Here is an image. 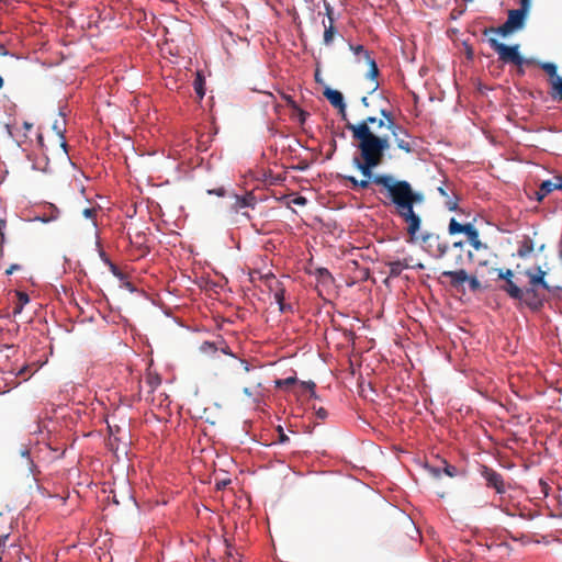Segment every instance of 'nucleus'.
Returning <instances> with one entry per match:
<instances>
[{"instance_id": "nucleus-26", "label": "nucleus", "mask_w": 562, "mask_h": 562, "mask_svg": "<svg viewBox=\"0 0 562 562\" xmlns=\"http://www.w3.org/2000/svg\"><path fill=\"white\" fill-rule=\"evenodd\" d=\"M323 25H324L323 42L325 45L328 46L334 41L335 34H336V29L334 26V23H329L328 25H326L325 22H323Z\"/></svg>"}, {"instance_id": "nucleus-52", "label": "nucleus", "mask_w": 562, "mask_h": 562, "mask_svg": "<svg viewBox=\"0 0 562 562\" xmlns=\"http://www.w3.org/2000/svg\"><path fill=\"white\" fill-rule=\"evenodd\" d=\"M221 350H222V352H224L225 355H229V356H232V357H234V358H235V355L231 351V349H229L227 346L222 347V348H221Z\"/></svg>"}, {"instance_id": "nucleus-11", "label": "nucleus", "mask_w": 562, "mask_h": 562, "mask_svg": "<svg viewBox=\"0 0 562 562\" xmlns=\"http://www.w3.org/2000/svg\"><path fill=\"white\" fill-rule=\"evenodd\" d=\"M324 97L329 101V103L338 110L341 119L347 121V112H346V103L344 101V95L340 91L326 87L324 92Z\"/></svg>"}, {"instance_id": "nucleus-30", "label": "nucleus", "mask_w": 562, "mask_h": 562, "mask_svg": "<svg viewBox=\"0 0 562 562\" xmlns=\"http://www.w3.org/2000/svg\"><path fill=\"white\" fill-rule=\"evenodd\" d=\"M295 383H296V378L295 376H289L286 379L277 380L276 381V386L280 387V389H283V387H288L290 385H293Z\"/></svg>"}, {"instance_id": "nucleus-22", "label": "nucleus", "mask_w": 562, "mask_h": 562, "mask_svg": "<svg viewBox=\"0 0 562 562\" xmlns=\"http://www.w3.org/2000/svg\"><path fill=\"white\" fill-rule=\"evenodd\" d=\"M204 86H205V78L203 77V75L200 71H198L195 75V79L193 81V88L200 99H203V97L205 94Z\"/></svg>"}, {"instance_id": "nucleus-39", "label": "nucleus", "mask_w": 562, "mask_h": 562, "mask_svg": "<svg viewBox=\"0 0 562 562\" xmlns=\"http://www.w3.org/2000/svg\"><path fill=\"white\" fill-rule=\"evenodd\" d=\"M342 179L350 183V188L352 190L358 189V179H356L353 176H342Z\"/></svg>"}, {"instance_id": "nucleus-14", "label": "nucleus", "mask_w": 562, "mask_h": 562, "mask_svg": "<svg viewBox=\"0 0 562 562\" xmlns=\"http://www.w3.org/2000/svg\"><path fill=\"white\" fill-rule=\"evenodd\" d=\"M234 203L232 204V210L236 213L241 209L251 207L254 209L256 205V196L252 193H246L245 195H234Z\"/></svg>"}, {"instance_id": "nucleus-31", "label": "nucleus", "mask_w": 562, "mask_h": 562, "mask_svg": "<svg viewBox=\"0 0 562 562\" xmlns=\"http://www.w3.org/2000/svg\"><path fill=\"white\" fill-rule=\"evenodd\" d=\"M446 207L449 210V211H456L458 209V198L456 195H448L446 198Z\"/></svg>"}, {"instance_id": "nucleus-18", "label": "nucleus", "mask_w": 562, "mask_h": 562, "mask_svg": "<svg viewBox=\"0 0 562 562\" xmlns=\"http://www.w3.org/2000/svg\"><path fill=\"white\" fill-rule=\"evenodd\" d=\"M502 290L505 291L512 299L522 300L524 297V290L513 281L505 282V284L502 286Z\"/></svg>"}, {"instance_id": "nucleus-21", "label": "nucleus", "mask_w": 562, "mask_h": 562, "mask_svg": "<svg viewBox=\"0 0 562 562\" xmlns=\"http://www.w3.org/2000/svg\"><path fill=\"white\" fill-rule=\"evenodd\" d=\"M465 235L468 236V239L474 249L479 250L483 247V244L480 240L479 231L473 225L470 227V231H468Z\"/></svg>"}, {"instance_id": "nucleus-19", "label": "nucleus", "mask_w": 562, "mask_h": 562, "mask_svg": "<svg viewBox=\"0 0 562 562\" xmlns=\"http://www.w3.org/2000/svg\"><path fill=\"white\" fill-rule=\"evenodd\" d=\"M472 226L471 223L468 224H461L456 218H451L448 226V232L450 235L456 234H467L468 231H470V227Z\"/></svg>"}, {"instance_id": "nucleus-53", "label": "nucleus", "mask_w": 562, "mask_h": 562, "mask_svg": "<svg viewBox=\"0 0 562 562\" xmlns=\"http://www.w3.org/2000/svg\"><path fill=\"white\" fill-rule=\"evenodd\" d=\"M241 364H243V368H244V371L245 372H249L250 371V366L247 361L245 360H240Z\"/></svg>"}, {"instance_id": "nucleus-54", "label": "nucleus", "mask_w": 562, "mask_h": 562, "mask_svg": "<svg viewBox=\"0 0 562 562\" xmlns=\"http://www.w3.org/2000/svg\"><path fill=\"white\" fill-rule=\"evenodd\" d=\"M438 192L440 193V195H442L445 198H447L449 195L447 190L443 187H439Z\"/></svg>"}, {"instance_id": "nucleus-20", "label": "nucleus", "mask_w": 562, "mask_h": 562, "mask_svg": "<svg viewBox=\"0 0 562 562\" xmlns=\"http://www.w3.org/2000/svg\"><path fill=\"white\" fill-rule=\"evenodd\" d=\"M387 267L390 269V276L392 277H398L404 269L409 268V265L406 262V260H395L390 261L387 263Z\"/></svg>"}, {"instance_id": "nucleus-38", "label": "nucleus", "mask_w": 562, "mask_h": 562, "mask_svg": "<svg viewBox=\"0 0 562 562\" xmlns=\"http://www.w3.org/2000/svg\"><path fill=\"white\" fill-rule=\"evenodd\" d=\"M363 177L366 179L358 180V189H362V190L368 189L370 187V184L373 183L372 179H370V178H368L366 176H363Z\"/></svg>"}, {"instance_id": "nucleus-13", "label": "nucleus", "mask_w": 562, "mask_h": 562, "mask_svg": "<svg viewBox=\"0 0 562 562\" xmlns=\"http://www.w3.org/2000/svg\"><path fill=\"white\" fill-rule=\"evenodd\" d=\"M441 277L449 278L450 285L454 289L461 286L469 279V274L463 268L445 270L441 272Z\"/></svg>"}, {"instance_id": "nucleus-6", "label": "nucleus", "mask_w": 562, "mask_h": 562, "mask_svg": "<svg viewBox=\"0 0 562 562\" xmlns=\"http://www.w3.org/2000/svg\"><path fill=\"white\" fill-rule=\"evenodd\" d=\"M426 251L435 259H442L448 251V244L440 240V236L427 233L422 236Z\"/></svg>"}, {"instance_id": "nucleus-8", "label": "nucleus", "mask_w": 562, "mask_h": 562, "mask_svg": "<svg viewBox=\"0 0 562 562\" xmlns=\"http://www.w3.org/2000/svg\"><path fill=\"white\" fill-rule=\"evenodd\" d=\"M480 473L485 480L487 487L494 488L497 494H504L506 492V484L501 473L487 465H482Z\"/></svg>"}, {"instance_id": "nucleus-50", "label": "nucleus", "mask_w": 562, "mask_h": 562, "mask_svg": "<svg viewBox=\"0 0 562 562\" xmlns=\"http://www.w3.org/2000/svg\"><path fill=\"white\" fill-rule=\"evenodd\" d=\"M110 269L114 276H116V277L122 276L121 271L119 270V268L115 265L110 263Z\"/></svg>"}, {"instance_id": "nucleus-32", "label": "nucleus", "mask_w": 562, "mask_h": 562, "mask_svg": "<svg viewBox=\"0 0 562 562\" xmlns=\"http://www.w3.org/2000/svg\"><path fill=\"white\" fill-rule=\"evenodd\" d=\"M97 213H98V209H97V207H86V209L82 211V215H83L86 218L92 220V221H93V225H95V216H97Z\"/></svg>"}, {"instance_id": "nucleus-36", "label": "nucleus", "mask_w": 562, "mask_h": 562, "mask_svg": "<svg viewBox=\"0 0 562 562\" xmlns=\"http://www.w3.org/2000/svg\"><path fill=\"white\" fill-rule=\"evenodd\" d=\"M514 273L510 269H507L506 271L498 270V278L504 279L506 282L513 281Z\"/></svg>"}, {"instance_id": "nucleus-10", "label": "nucleus", "mask_w": 562, "mask_h": 562, "mask_svg": "<svg viewBox=\"0 0 562 562\" xmlns=\"http://www.w3.org/2000/svg\"><path fill=\"white\" fill-rule=\"evenodd\" d=\"M5 128H7V132H8L9 136H11L15 140L16 145L20 148H22L23 150H27V148L32 144V139L29 136V132L33 128V124L29 123V122H24L23 123V128H24L23 132L16 131L14 133L12 131L11 126L8 125V124L5 125Z\"/></svg>"}, {"instance_id": "nucleus-63", "label": "nucleus", "mask_w": 562, "mask_h": 562, "mask_svg": "<svg viewBox=\"0 0 562 562\" xmlns=\"http://www.w3.org/2000/svg\"><path fill=\"white\" fill-rule=\"evenodd\" d=\"M243 215H245L247 218H250V215L247 212H244Z\"/></svg>"}, {"instance_id": "nucleus-57", "label": "nucleus", "mask_w": 562, "mask_h": 562, "mask_svg": "<svg viewBox=\"0 0 562 562\" xmlns=\"http://www.w3.org/2000/svg\"><path fill=\"white\" fill-rule=\"evenodd\" d=\"M8 539V535L0 537V549L4 547L5 540Z\"/></svg>"}, {"instance_id": "nucleus-7", "label": "nucleus", "mask_w": 562, "mask_h": 562, "mask_svg": "<svg viewBox=\"0 0 562 562\" xmlns=\"http://www.w3.org/2000/svg\"><path fill=\"white\" fill-rule=\"evenodd\" d=\"M349 48L356 54V55H362L363 59L369 66L368 77L373 80L371 90L369 93H373L379 88V82L375 80L379 76V68L375 63V60L371 57L369 50H367L362 45H349Z\"/></svg>"}, {"instance_id": "nucleus-58", "label": "nucleus", "mask_w": 562, "mask_h": 562, "mask_svg": "<svg viewBox=\"0 0 562 562\" xmlns=\"http://www.w3.org/2000/svg\"><path fill=\"white\" fill-rule=\"evenodd\" d=\"M361 103L363 104V106L369 108V100H368V97H362V98H361Z\"/></svg>"}, {"instance_id": "nucleus-25", "label": "nucleus", "mask_w": 562, "mask_h": 562, "mask_svg": "<svg viewBox=\"0 0 562 562\" xmlns=\"http://www.w3.org/2000/svg\"><path fill=\"white\" fill-rule=\"evenodd\" d=\"M18 303L13 308V315L21 314L24 305L30 302V297L25 292L16 291Z\"/></svg>"}, {"instance_id": "nucleus-59", "label": "nucleus", "mask_w": 562, "mask_h": 562, "mask_svg": "<svg viewBox=\"0 0 562 562\" xmlns=\"http://www.w3.org/2000/svg\"><path fill=\"white\" fill-rule=\"evenodd\" d=\"M414 268H416V269H424V265L423 263H417Z\"/></svg>"}, {"instance_id": "nucleus-9", "label": "nucleus", "mask_w": 562, "mask_h": 562, "mask_svg": "<svg viewBox=\"0 0 562 562\" xmlns=\"http://www.w3.org/2000/svg\"><path fill=\"white\" fill-rule=\"evenodd\" d=\"M520 8L508 11L507 22L517 31L520 30L530 10V0H519Z\"/></svg>"}, {"instance_id": "nucleus-33", "label": "nucleus", "mask_w": 562, "mask_h": 562, "mask_svg": "<svg viewBox=\"0 0 562 562\" xmlns=\"http://www.w3.org/2000/svg\"><path fill=\"white\" fill-rule=\"evenodd\" d=\"M552 88L559 94L561 101H562V77H557L555 79H552Z\"/></svg>"}, {"instance_id": "nucleus-1", "label": "nucleus", "mask_w": 562, "mask_h": 562, "mask_svg": "<svg viewBox=\"0 0 562 562\" xmlns=\"http://www.w3.org/2000/svg\"><path fill=\"white\" fill-rule=\"evenodd\" d=\"M380 115V119L368 116L358 124L348 121L346 123V128L352 133V138L358 140L359 156L353 157L352 164L366 177H371L373 169L383 162L384 154L391 146L389 137L379 136L370 125L376 124L378 128L386 127L394 137L397 132L406 134V131L395 123L392 112L381 109Z\"/></svg>"}, {"instance_id": "nucleus-46", "label": "nucleus", "mask_w": 562, "mask_h": 562, "mask_svg": "<svg viewBox=\"0 0 562 562\" xmlns=\"http://www.w3.org/2000/svg\"><path fill=\"white\" fill-rule=\"evenodd\" d=\"M5 220L0 218V244L4 243Z\"/></svg>"}, {"instance_id": "nucleus-34", "label": "nucleus", "mask_w": 562, "mask_h": 562, "mask_svg": "<svg viewBox=\"0 0 562 562\" xmlns=\"http://www.w3.org/2000/svg\"><path fill=\"white\" fill-rule=\"evenodd\" d=\"M200 349L204 353H211V352H215L218 348L216 347V345L214 342L204 341L201 345Z\"/></svg>"}, {"instance_id": "nucleus-28", "label": "nucleus", "mask_w": 562, "mask_h": 562, "mask_svg": "<svg viewBox=\"0 0 562 562\" xmlns=\"http://www.w3.org/2000/svg\"><path fill=\"white\" fill-rule=\"evenodd\" d=\"M540 67H541V69H543L553 79L559 77L557 75V66L554 64H552V63H542V64H540Z\"/></svg>"}, {"instance_id": "nucleus-12", "label": "nucleus", "mask_w": 562, "mask_h": 562, "mask_svg": "<svg viewBox=\"0 0 562 562\" xmlns=\"http://www.w3.org/2000/svg\"><path fill=\"white\" fill-rule=\"evenodd\" d=\"M538 286H532L524 290L522 302L533 311H538L542 307L544 296L538 291Z\"/></svg>"}, {"instance_id": "nucleus-45", "label": "nucleus", "mask_w": 562, "mask_h": 562, "mask_svg": "<svg viewBox=\"0 0 562 562\" xmlns=\"http://www.w3.org/2000/svg\"><path fill=\"white\" fill-rule=\"evenodd\" d=\"M296 112H297V115H299V120L301 123H304L308 113L305 112L304 110H302L300 106H297L296 109H294Z\"/></svg>"}, {"instance_id": "nucleus-29", "label": "nucleus", "mask_w": 562, "mask_h": 562, "mask_svg": "<svg viewBox=\"0 0 562 562\" xmlns=\"http://www.w3.org/2000/svg\"><path fill=\"white\" fill-rule=\"evenodd\" d=\"M396 136H398V134ZM394 138H395L396 145L400 149L404 150L407 154L413 151V146L409 142H407L403 138H398V137H394Z\"/></svg>"}, {"instance_id": "nucleus-49", "label": "nucleus", "mask_w": 562, "mask_h": 562, "mask_svg": "<svg viewBox=\"0 0 562 562\" xmlns=\"http://www.w3.org/2000/svg\"><path fill=\"white\" fill-rule=\"evenodd\" d=\"M279 311L281 313L292 312V306L290 304L283 303L279 306Z\"/></svg>"}, {"instance_id": "nucleus-62", "label": "nucleus", "mask_w": 562, "mask_h": 562, "mask_svg": "<svg viewBox=\"0 0 562 562\" xmlns=\"http://www.w3.org/2000/svg\"><path fill=\"white\" fill-rule=\"evenodd\" d=\"M559 257H560V259L562 261V248H560V250H559Z\"/></svg>"}, {"instance_id": "nucleus-44", "label": "nucleus", "mask_w": 562, "mask_h": 562, "mask_svg": "<svg viewBox=\"0 0 562 562\" xmlns=\"http://www.w3.org/2000/svg\"><path fill=\"white\" fill-rule=\"evenodd\" d=\"M209 194H215L217 196H224L226 194V190L223 187H220L217 189L207 190Z\"/></svg>"}, {"instance_id": "nucleus-60", "label": "nucleus", "mask_w": 562, "mask_h": 562, "mask_svg": "<svg viewBox=\"0 0 562 562\" xmlns=\"http://www.w3.org/2000/svg\"><path fill=\"white\" fill-rule=\"evenodd\" d=\"M37 138H38V143L42 145V144H43V136L40 134V135L37 136Z\"/></svg>"}, {"instance_id": "nucleus-23", "label": "nucleus", "mask_w": 562, "mask_h": 562, "mask_svg": "<svg viewBox=\"0 0 562 562\" xmlns=\"http://www.w3.org/2000/svg\"><path fill=\"white\" fill-rule=\"evenodd\" d=\"M65 120L61 119V120H56L54 123H53V130L55 131V133L59 136L60 138V146L66 150V147H67V144L65 142V136H64V133H65Z\"/></svg>"}, {"instance_id": "nucleus-3", "label": "nucleus", "mask_w": 562, "mask_h": 562, "mask_svg": "<svg viewBox=\"0 0 562 562\" xmlns=\"http://www.w3.org/2000/svg\"><path fill=\"white\" fill-rule=\"evenodd\" d=\"M387 195L395 205L398 216L407 224L408 235L414 237L420 229L422 224L419 215L414 211V204L397 193H387Z\"/></svg>"}, {"instance_id": "nucleus-61", "label": "nucleus", "mask_w": 562, "mask_h": 562, "mask_svg": "<svg viewBox=\"0 0 562 562\" xmlns=\"http://www.w3.org/2000/svg\"><path fill=\"white\" fill-rule=\"evenodd\" d=\"M3 87V78L0 76V89Z\"/></svg>"}, {"instance_id": "nucleus-51", "label": "nucleus", "mask_w": 562, "mask_h": 562, "mask_svg": "<svg viewBox=\"0 0 562 562\" xmlns=\"http://www.w3.org/2000/svg\"><path fill=\"white\" fill-rule=\"evenodd\" d=\"M296 205H304L306 203V199L304 196H297L293 201Z\"/></svg>"}, {"instance_id": "nucleus-17", "label": "nucleus", "mask_w": 562, "mask_h": 562, "mask_svg": "<svg viewBox=\"0 0 562 562\" xmlns=\"http://www.w3.org/2000/svg\"><path fill=\"white\" fill-rule=\"evenodd\" d=\"M516 30L506 21L504 24H502L501 26L498 27H488V29H485L483 31V34L484 35H487V34H496V35H501L503 37H506L508 35H510L512 33H514Z\"/></svg>"}, {"instance_id": "nucleus-64", "label": "nucleus", "mask_w": 562, "mask_h": 562, "mask_svg": "<svg viewBox=\"0 0 562 562\" xmlns=\"http://www.w3.org/2000/svg\"><path fill=\"white\" fill-rule=\"evenodd\" d=\"M148 251V248L145 247L144 250H143V254L147 252Z\"/></svg>"}, {"instance_id": "nucleus-56", "label": "nucleus", "mask_w": 562, "mask_h": 562, "mask_svg": "<svg viewBox=\"0 0 562 562\" xmlns=\"http://www.w3.org/2000/svg\"><path fill=\"white\" fill-rule=\"evenodd\" d=\"M243 393L248 397L252 396V392L250 391L249 387H244Z\"/></svg>"}, {"instance_id": "nucleus-47", "label": "nucleus", "mask_w": 562, "mask_h": 562, "mask_svg": "<svg viewBox=\"0 0 562 562\" xmlns=\"http://www.w3.org/2000/svg\"><path fill=\"white\" fill-rule=\"evenodd\" d=\"M328 413L325 408L323 407H319L317 411H316V416L317 418L319 419H325L327 417Z\"/></svg>"}, {"instance_id": "nucleus-24", "label": "nucleus", "mask_w": 562, "mask_h": 562, "mask_svg": "<svg viewBox=\"0 0 562 562\" xmlns=\"http://www.w3.org/2000/svg\"><path fill=\"white\" fill-rule=\"evenodd\" d=\"M269 286L271 290L274 291L273 297H274V301L278 303V305L280 306L281 304L285 303L284 302L285 290L282 286L281 282L274 280V286L271 284Z\"/></svg>"}, {"instance_id": "nucleus-27", "label": "nucleus", "mask_w": 562, "mask_h": 562, "mask_svg": "<svg viewBox=\"0 0 562 562\" xmlns=\"http://www.w3.org/2000/svg\"><path fill=\"white\" fill-rule=\"evenodd\" d=\"M441 464H442V473H445L446 475H448L450 477H456V476L462 474V471L460 469L448 463L446 460H441Z\"/></svg>"}, {"instance_id": "nucleus-2", "label": "nucleus", "mask_w": 562, "mask_h": 562, "mask_svg": "<svg viewBox=\"0 0 562 562\" xmlns=\"http://www.w3.org/2000/svg\"><path fill=\"white\" fill-rule=\"evenodd\" d=\"M376 186H381L387 193H397L402 198L408 200L412 204L423 203L425 196L422 192L413 190L409 182L405 180H397L392 175H374L369 177Z\"/></svg>"}, {"instance_id": "nucleus-43", "label": "nucleus", "mask_w": 562, "mask_h": 562, "mask_svg": "<svg viewBox=\"0 0 562 562\" xmlns=\"http://www.w3.org/2000/svg\"><path fill=\"white\" fill-rule=\"evenodd\" d=\"M302 385H303L305 389H307V390H310V391H311V395H312V396H314V397L316 396V395H315V391H314V390H315V387H316V384H315L313 381L303 382V383H302Z\"/></svg>"}, {"instance_id": "nucleus-41", "label": "nucleus", "mask_w": 562, "mask_h": 562, "mask_svg": "<svg viewBox=\"0 0 562 562\" xmlns=\"http://www.w3.org/2000/svg\"><path fill=\"white\" fill-rule=\"evenodd\" d=\"M282 98L286 102V104L291 106L293 110L299 106L291 95L283 94Z\"/></svg>"}, {"instance_id": "nucleus-5", "label": "nucleus", "mask_w": 562, "mask_h": 562, "mask_svg": "<svg viewBox=\"0 0 562 562\" xmlns=\"http://www.w3.org/2000/svg\"><path fill=\"white\" fill-rule=\"evenodd\" d=\"M465 254L469 258V260H472L473 254L472 251L468 250L465 251V244L464 241H456L451 245V247L448 246V251L443 258H446L447 266L450 269H460L463 268L464 261H465Z\"/></svg>"}, {"instance_id": "nucleus-4", "label": "nucleus", "mask_w": 562, "mask_h": 562, "mask_svg": "<svg viewBox=\"0 0 562 562\" xmlns=\"http://www.w3.org/2000/svg\"><path fill=\"white\" fill-rule=\"evenodd\" d=\"M490 46L497 53L498 59L505 64H513L518 67V74L524 75V65L531 64V60L524 58L519 53V45L512 46L498 42L495 37L488 38Z\"/></svg>"}, {"instance_id": "nucleus-42", "label": "nucleus", "mask_w": 562, "mask_h": 562, "mask_svg": "<svg viewBox=\"0 0 562 562\" xmlns=\"http://www.w3.org/2000/svg\"><path fill=\"white\" fill-rule=\"evenodd\" d=\"M277 430H278V434H279V442H281V443L288 442L289 441V437L284 434L283 428L281 426H279L277 428Z\"/></svg>"}, {"instance_id": "nucleus-55", "label": "nucleus", "mask_w": 562, "mask_h": 562, "mask_svg": "<svg viewBox=\"0 0 562 562\" xmlns=\"http://www.w3.org/2000/svg\"><path fill=\"white\" fill-rule=\"evenodd\" d=\"M27 372H29L27 367H24L20 370L19 375H22L24 379H26L25 375Z\"/></svg>"}, {"instance_id": "nucleus-16", "label": "nucleus", "mask_w": 562, "mask_h": 562, "mask_svg": "<svg viewBox=\"0 0 562 562\" xmlns=\"http://www.w3.org/2000/svg\"><path fill=\"white\" fill-rule=\"evenodd\" d=\"M59 217V210L52 203L46 204L43 207V212L38 214L35 220L42 223H49L56 221Z\"/></svg>"}, {"instance_id": "nucleus-35", "label": "nucleus", "mask_w": 562, "mask_h": 562, "mask_svg": "<svg viewBox=\"0 0 562 562\" xmlns=\"http://www.w3.org/2000/svg\"><path fill=\"white\" fill-rule=\"evenodd\" d=\"M467 282H469L470 289L474 292L481 289V282L476 279V277L469 276Z\"/></svg>"}, {"instance_id": "nucleus-15", "label": "nucleus", "mask_w": 562, "mask_h": 562, "mask_svg": "<svg viewBox=\"0 0 562 562\" xmlns=\"http://www.w3.org/2000/svg\"><path fill=\"white\" fill-rule=\"evenodd\" d=\"M546 271L541 269V267L537 268V273H532L530 270L526 271V276L529 277V283L532 286H540L543 290L550 291V285L544 280Z\"/></svg>"}, {"instance_id": "nucleus-40", "label": "nucleus", "mask_w": 562, "mask_h": 562, "mask_svg": "<svg viewBox=\"0 0 562 562\" xmlns=\"http://www.w3.org/2000/svg\"><path fill=\"white\" fill-rule=\"evenodd\" d=\"M325 10H326V15L328 18L329 23H334L335 22L334 10L329 3H325Z\"/></svg>"}, {"instance_id": "nucleus-48", "label": "nucleus", "mask_w": 562, "mask_h": 562, "mask_svg": "<svg viewBox=\"0 0 562 562\" xmlns=\"http://www.w3.org/2000/svg\"><path fill=\"white\" fill-rule=\"evenodd\" d=\"M21 267L16 263H13L11 265L7 270H5V274L10 276L12 274L14 271L19 270Z\"/></svg>"}, {"instance_id": "nucleus-37", "label": "nucleus", "mask_w": 562, "mask_h": 562, "mask_svg": "<svg viewBox=\"0 0 562 562\" xmlns=\"http://www.w3.org/2000/svg\"><path fill=\"white\" fill-rule=\"evenodd\" d=\"M429 470V473L436 477V479H439L441 476V473H442V464L441 465H438V467H428L427 468Z\"/></svg>"}]
</instances>
